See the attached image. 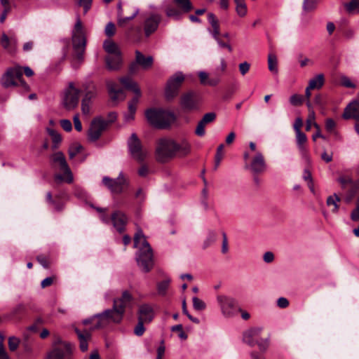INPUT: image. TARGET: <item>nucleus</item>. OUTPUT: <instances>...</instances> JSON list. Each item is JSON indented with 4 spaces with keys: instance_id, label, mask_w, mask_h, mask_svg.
I'll use <instances>...</instances> for the list:
<instances>
[{
    "instance_id": "f257e3e1",
    "label": "nucleus",
    "mask_w": 359,
    "mask_h": 359,
    "mask_svg": "<svg viewBox=\"0 0 359 359\" xmlns=\"http://www.w3.org/2000/svg\"><path fill=\"white\" fill-rule=\"evenodd\" d=\"M134 247L139 248L136 260L144 272H149L153 266V252L149 243L141 229L134 236Z\"/></svg>"
},
{
    "instance_id": "f03ea898",
    "label": "nucleus",
    "mask_w": 359,
    "mask_h": 359,
    "mask_svg": "<svg viewBox=\"0 0 359 359\" xmlns=\"http://www.w3.org/2000/svg\"><path fill=\"white\" fill-rule=\"evenodd\" d=\"M123 318V316L114 306L111 309H108L104 311L97 313L91 318L83 320V324L87 325L93 323L95 320L96 323L92 325V330H97L107 326L110 323H120Z\"/></svg>"
},
{
    "instance_id": "7ed1b4c3",
    "label": "nucleus",
    "mask_w": 359,
    "mask_h": 359,
    "mask_svg": "<svg viewBox=\"0 0 359 359\" xmlns=\"http://www.w3.org/2000/svg\"><path fill=\"white\" fill-rule=\"evenodd\" d=\"M148 122L156 128H166L174 122L173 113L162 109L151 108L145 112Z\"/></svg>"
},
{
    "instance_id": "20e7f679",
    "label": "nucleus",
    "mask_w": 359,
    "mask_h": 359,
    "mask_svg": "<svg viewBox=\"0 0 359 359\" xmlns=\"http://www.w3.org/2000/svg\"><path fill=\"white\" fill-rule=\"evenodd\" d=\"M72 40L76 58L81 63L83 60L86 39L83 26L79 15L76 17V23L72 31Z\"/></svg>"
},
{
    "instance_id": "39448f33",
    "label": "nucleus",
    "mask_w": 359,
    "mask_h": 359,
    "mask_svg": "<svg viewBox=\"0 0 359 359\" xmlns=\"http://www.w3.org/2000/svg\"><path fill=\"white\" fill-rule=\"evenodd\" d=\"M119 81L125 89L131 90L135 93V97L128 103L129 114L126 116V120L129 121L133 120L134 118V114L136 111V107L139 102V99L142 95V93L137 83L130 76H123L119 79Z\"/></svg>"
},
{
    "instance_id": "423d86ee",
    "label": "nucleus",
    "mask_w": 359,
    "mask_h": 359,
    "mask_svg": "<svg viewBox=\"0 0 359 359\" xmlns=\"http://www.w3.org/2000/svg\"><path fill=\"white\" fill-rule=\"evenodd\" d=\"M53 166L54 168H58L61 171L63 172L62 174H56L55 180L56 182H65L67 183H72L73 182L72 172L67 163L66 158L63 153L57 151L53 154L51 156Z\"/></svg>"
},
{
    "instance_id": "0eeeda50",
    "label": "nucleus",
    "mask_w": 359,
    "mask_h": 359,
    "mask_svg": "<svg viewBox=\"0 0 359 359\" xmlns=\"http://www.w3.org/2000/svg\"><path fill=\"white\" fill-rule=\"evenodd\" d=\"M216 299L221 313L224 318H231L238 313V304L235 298L225 294H218Z\"/></svg>"
},
{
    "instance_id": "6e6552de",
    "label": "nucleus",
    "mask_w": 359,
    "mask_h": 359,
    "mask_svg": "<svg viewBox=\"0 0 359 359\" xmlns=\"http://www.w3.org/2000/svg\"><path fill=\"white\" fill-rule=\"evenodd\" d=\"M18 82L24 88H28L27 84L22 80L21 67L18 66L8 68L1 79V83L4 88L16 86Z\"/></svg>"
},
{
    "instance_id": "1a4fd4ad",
    "label": "nucleus",
    "mask_w": 359,
    "mask_h": 359,
    "mask_svg": "<svg viewBox=\"0 0 359 359\" xmlns=\"http://www.w3.org/2000/svg\"><path fill=\"white\" fill-rule=\"evenodd\" d=\"M158 161L165 163L175 157L174 140L163 138L158 140L156 148Z\"/></svg>"
},
{
    "instance_id": "9d476101",
    "label": "nucleus",
    "mask_w": 359,
    "mask_h": 359,
    "mask_svg": "<svg viewBox=\"0 0 359 359\" xmlns=\"http://www.w3.org/2000/svg\"><path fill=\"white\" fill-rule=\"evenodd\" d=\"M80 92L81 90L74 86L73 82L69 83L67 88L64 90L62 99V104L66 110L72 111L78 107Z\"/></svg>"
},
{
    "instance_id": "9b49d317",
    "label": "nucleus",
    "mask_w": 359,
    "mask_h": 359,
    "mask_svg": "<svg viewBox=\"0 0 359 359\" xmlns=\"http://www.w3.org/2000/svg\"><path fill=\"white\" fill-rule=\"evenodd\" d=\"M128 147L131 156L140 163L143 162L149 154L135 133H133L128 139Z\"/></svg>"
},
{
    "instance_id": "f8f14e48",
    "label": "nucleus",
    "mask_w": 359,
    "mask_h": 359,
    "mask_svg": "<svg viewBox=\"0 0 359 359\" xmlns=\"http://www.w3.org/2000/svg\"><path fill=\"white\" fill-rule=\"evenodd\" d=\"M109 126L108 121L101 117L95 118L90 123L88 131V139L90 142H96Z\"/></svg>"
},
{
    "instance_id": "ddd939ff",
    "label": "nucleus",
    "mask_w": 359,
    "mask_h": 359,
    "mask_svg": "<svg viewBox=\"0 0 359 359\" xmlns=\"http://www.w3.org/2000/svg\"><path fill=\"white\" fill-rule=\"evenodd\" d=\"M102 184L108 188L112 194H121L124 188L128 186V181L121 172L116 179H112L109 177H104L102 178Z\"/></svg>"
},
{
    "instance_id": "4468645a",
    "label": "nucleus",
    "mask_w": 359,
    "mask_h": 359,
    "mask_svg": "<svg viewBox=\"0 0 359 359\" xmlns=\"http://www.w3.org/2000/svg\"><path fill=\"white\" fill-rule=\"evenodd\" d=\"M184 81V76L181 72H176L168 79L165 92L167 99H172L177 95L179 88Z\"/></svg>"
},
{
    "instance_id": "2eb2a0df",
    "label": "nucleus",
    "mask_w": 359,
    "mask_h": 359,
    "mask_svg": "<svg viewBox=\"0 0 359 359\" xmlns=\"http://www.w3.org/2000/svg\"><path fill=\"white\" fill-rule=\"evenodd\" d=\"M245 168L250 170L254 175L264 172L266 170V165L262 152L256 151L250 163H246Z\"/></svg>"
},
{
    "instance_id": "dca6fc26",
    "label": "nucleus",
    "mask_w": 359,
    "mask_h": 359,
    "mask_svg": "<svg viewBox=\"0 0 359 359\" xmlns=\"http://www.w3.org/2000/svg\"><path fill=\"white\" fill-rule=\"evenodd\" d=\"M161 17L157 13H150L144 16L143 22V31L146 37L150 36L154 33L161 22Z\"/></svg>"
},
{
    "instance_id": "f3484780",
    "label": "nucleus",
    "mask_w": 359,
    "mask_h": 359,
    "mask_svg": "<svg viewBox=\"0 0 359 359\" xmlns=\"http://www.w3.org/2000/svg\"><path fill=\"white\" fill-rule=\"evenodd\" d=\"M100 219L104 223L112 222L114 227L118 231L122 232L127 222L126 216L121 211H116L111 215V219H109L104 213L100 215Z\"/></svg>"
},
{
    "instance_id": "a211bd4d",
    "label": "nucleus",
    "mask_w": 359,
    "mask_h": 359,
    "mask_svg": "<svg viewBox=\"0 0 359 359\" xmlns=\"http://www.w3.org/2000/svg\"><path fill=\"white\" fill-rule=\"evenodd\" d=\"M133 297L132 294L127 290L122 292L120 297L114 299L113 306L124 316L126 310L133 306Z\"/></svg>"
},
{
    "instance_id": "6ab92c4d",
    "label": "nucleus",
    "mask_w": 359,
    "mask_h": 359,
    "mask_svg": "<svg viewBox=\"0 0 359 359\" xmlns=\"http://www.w3.org/2000/svg\"><path fill=\"white\" fill-rule=\"evenodd\" d=\"M201 99L194 92H189L184 95L181 99V105L186 110H194L198 108Z\"/></svg>"
},
{
    "instance_id": "aec40b11",
    "label": "nucleus",
    "mask_w": 359,
    "mask_h": 359,
    "mask_svg": "<svg viewBox=\"0 0 359 359\" xmlns=\"http://www.w3.org/2000/svg\"><path fill=\"white\" fill-rule=\"evenodd\" d=\"M92 326L88 329H84L83 330L76 327L74 329L75 332L77 334L79 341V348L82 352H85L88 348V341L91 339Z\"/></svg>"
},
{
    "instance_id": "412c9836",
    "label": "nucleus",
    "mask_w": 359,
    "mask_h": 359,
    "mask_svg": "<svg viewBox=\"0 0 359 359\" xmlns=\"http://www.w3.org/2000/svg\"><path fill=\"white\" fill-rule=\"evenodd\" d=\"M262 330V327H255L247 330L243 336L244 342L250 346H255L256 341L259 339Z\"/></svg>"
},
{
    "instance_id": "4be33fe9",
    "label": "nucleus",
    "mask_w": 359,
    "mask_h": 359,
    "mask_svg": "<svg viewBox=\"0 0 359 359\" xmlns=\"http://www.w3.org/2000/svg\"><path fill=\"white\" fill-rule=\"evenodd\" d=\"M174 151L175 156H185L191 151V144L186 139H180L179 140H174Z\"/></svg>"
},
{
    "instance_id": "5701e85b",
    "label": "nucleus",
    "mask_w": 359,
    "mask_h": 359,
    "mask_svg": "<svg viewBox=\"0 0 359 359\" xmlns=\"http://www.w3.org/2000/svg\"><path fill=\"white\" fill-rule=\"evenodd\" d=\"M106 85L110 97L113 101H117L118 100H124L126 98V95L123 90L118 88L117 85L115 82L111 80H107L106 81Z\"/></svg>"
},
{
    "instance_id": "b1692460",
    "label": "nucleus",
    "mask_w": 359,
    "mask_h": 359,
    "mask_svg": "<svg viewBox=\"0 0 359 359\" xmlns=\"http://www.w3.org/2000/svg\"><path fill=\"white\" fill-rule=\"evenodd\" d=\"M342 117L344 119L353 118L359 121V102L355 100L349 103L345 108Z\"/></svg>"
},
{
    "instance_id": "393cba45",
    "label": "nucleus",
    "mask_w": 359,
    "mask_h": 359,
    "mask_svg": "<svg viewBox=\"0 0 359 359\" xmlns=\"http://www.w3.org/2000/svg\"><path fill=\"white\" fill-rule=\"evenodd\" d=\"M135 60L144 70H147L153 66L154 57L151 55H144L140 50H135Z\"/></svg>"
},
{
    "instance_id": "a878e982",
    "label": "nucleus",
    "mask_w": 359,
    "mask_h": 359,
    "mask_svg": "<svg viewBox=\"0 0 359 359\" xmlns=\"http://www.w3.org/2000/svg\"><path fill=\"white\" fill-rule=\"evenodd\" d=\"M153 309L148 304H143L139 307L138 320L140 321L149 323L154 318Z\"/></svg>"
},
{
    "instance_id": "bb28decb",
    "label": "nucleus",
    "mask_w": 359,
    "mask_h": 359,
    "mask_svg": "<svg viewBox=\"0 0 359 359\" xmlns=\"http://www.w3.org/2000/svg\"><path fill=\"white\" fill-rule=\"evenodd\" d=\"M82 87L85 93L82 100L92 102V100L95 99L97 95L96 85L93 81H88L85 82Z\"/></svg>"
},
{
    "instance_id": "cd10ccee",
    "label": "nucleus",
    "mask_w": 359,
    "mask_h": 359,
    "mask_svg": "<svg viewBox=\"0 0 359 359\" xmlns=\"http://www.w3.org/2000/svg\"><path fill=\"white\" fill-rule=\"evenodd\" d=\"M106 65L109 70H116L121 64V53L110 55L106 57Z\"/></svg>"
},
{
    "instance_id": "c85d7f7f",
    "label": "nucleus",
    "mask_w": 359,
    "mask_h": 359,
    "mask_svg": "<svg viewBox=\"0 0 359 359\" xmlns=\"http://www.w3.org/2000/svg\"><path fill=\"white\" fill-rule=\"evenodd\" d=\"M208 20L212 27V29H209V32L212 34L215 39H217V37H219L220 34L218 20L213 13H209L208 14Z\"/></svg>"
},
{
    "instance_id": "c756f323",
    "label": "nucleus",
    "mask_w": 359,
    "mask_h": 359,
    "mask_svg": "<svg viewBox=\"0 0 359 359\" xmlns=\"http://www.w3.org/2000/svg\"><path fill=\"white\" fill-rule=\"evenodd\" d=\"M295 133L297 147L302 155L306 156L307 154V149L305 146V144L307 142L306 135L302 131Z\"/></svg>"
},
{
    "instance_id": "7c9ffc66",
    "label": "nucleus",
    "mask_w": 359,
    "mask_h": 359,
    "mask_svg": "<svg viewBox=\"0 0 359 359\" xmlns=\"http://www.w3.org/2000/svg\"><path fill=\"white\" fill-rule=\"evenodd\" d=\"M346 12L349 15H356L359 13V0H351L343 4Z\"/></svg>"
},
{
    "instance_id": "2f4dec72",
    "label": "nucleus",
    "mask_w": 359,
    "mask_h": 359,
    "mask_svg": "<svg viewBox=\"0 0 359 359\" xmlns=\"http://www.w3.org/2000/svg\"><path fill=\"white\" fill-rule=\"evenodd\" d=\"M325 78L323 74H319L312 78L309 82V88L320 89L324 85Z\"/></svg>"
},
{
    "instance_id": "473e14b6",
    "label": "nucleus",
    "mask_w": 359,
    "mask_h": 359,
    "mask_svg": "<svg viewBox=\"0 0 359 359\" xmlns=\"http://www.w3.org/2000/svg\"><path fill=\"white\" fill-rule=\"evenodd\" d=\"M104 50L110 55L121 53L118 46L111 40H106L103 43Z\"/></svg>"
},
{
    "instance_id": "72a5a7b5",
    "label": "nucleus",
    "mask_w": 359,
    "mask_h": 359,
    "mask_svg": "<svg viewBox=\"0 0 359 359\" xmlns=\"http://www.w3.org/2000/svg\"><path fill=\"white\" fill-rule=\"evenodd\" d=\"M182 9H178L172 6H168L165 8V14L168 18H173L175 20H179L182 18Z\"/></svg>"
},
{
    "instance_id": "f704fd0d",
    "label": "nucleus",
    "mask_w": 359,
    "mask_h": 359,
    "mask_svg": "<svg viewBox=\"0 0 359 359\" xmlns=\"http://www.w3.org/2000/svg\"><path fill=\"white\" fill-rule=\"evenodd\" d=\"M268 67L269 69L273 74H277L278 69V60L274 54H269L268 55Z\"/></svg>"
},
{
    "instance_id": "c9c22d12",
    "label": "nucleus",
    "mask_w": 359,
    "mask_h": 359,
    "mask_svg": "<svg viewBox=\"0 0 359 359\" xmlns=\"http://www.w3.org/2000/svg\"><path fill=\"white\" fill-rule=\"evenodd\" d=\"M340 201V198L337 194H333L332 196H330L327 199V205L328 206H332V212H337L339 210V205L338 203Z\"/></svg>"
},
{
    "instance_id": "e433bc0d",
    "label": "nucleus",
    "mask_w": 359,
    "mask_h": 359,
    "mask_svg": "<svg viewBox=\"0 0 359 359\" xmlns=\"http://www.w3.org/2000/svg\"><path fill=\"white\" fill-rule=\"evenodd\" d=\"M47 133L52 138L53 149L57 148L58 144L62 141L61 135L54 129L49 128H47Z\"/></svg>"
},
{
    "instance_id": "4c0bfd02",
    "label": "nucleus",
    "mask_w": 359,
    "mask_h": 359,
    "mask_svg": "<svg viewBox=\"0 0 359 359\" xmlns=\"http://www.w3.org/2000/svg\"><path fill=\"white\" fill-rule=\"evenodd\" d=\"M255 345H257L260 351L266 352L270 346V337L266 338H259L256 341Z\"/></svg>"
},
{
    "instance_id": "58836bf2",
    "label": "nucleus",
    "mask_w": 359,
    "mask_h": 359,
    "mask_svg": "<svg viewBox=\"0 0 359 359\" xmlns=\"http://www.w3.org/2000/svg\"><path fill=\"white\" fill-rule=\"evenodd\" d=\"M174 2L182 9L184 13H188L193 8L190 0H174Z\"/></svg>"
},
{
    "instance_id": "ea45409f",
    "label": "nucleus",
    "mask_w": 359,
    "mask_h": 359,
    "mask_svg": "<svg viewBox=\"0 0 359 359\" xmlns=\"http://www.w3.org/2000/svg\"><path fill=\"white\" fill-rule=\"evenodd\" d=\"M337 181L343 189L352 187L353 184L352 178L348 175L340 176Z\"/></svg>"
},
{
    "instance_id": "a19ab883",
    "label": "nucleus",
    "mask_w": 359,
    "mask_h": 359,
    "mask_svg": "<svg viewBox=\"0 0 359 359\" xmlns=\"http://www.w3.org/2000/svg\"><path fill=\"white\" fill-rule=\"evenodd\" d=\"M170 283V278H166L157 284V290L159 294L164 295Z\"/></svg>"
},
{
    "instance_id": "79ce46f5",
    "label": "nucleus",
    "mask_w": 359,
    "mask_h": 359,
    "mask_svg": "<svg viewBox=\"0 0 359 359\" xmlns=\"http://www.w3.org/2000/svg\"><path fill=\"white\" fill-rule=\"evenodd\" d=\"M46 200L49 203V204L53 205V208L56 211H60L62 210L64 205L63 203L61 202H56L55 201H54L52 198V194L50 192H48L46 194Z\"/></svg>"
},
{
    "instance_id": "37998d69",
    "label": "nucleus",
    "mask_w": 359,
    "mask_h": 359,
    "mask_svg": "<svg viewBox=\"0 0 359 359\" xmlns=\"http://www.w3.org/2000/svg\"><path fill=\"white\" fill-rule=\"evenodd\" d=\"M64 351L58 348H53L47 356V359H63Z\"/></svg>"
},
{
    "instance_id": "c03bdc74",
    "label": "nucleus",
    "mask_w": 359,
    "mask_h": 359,
    "mask_svg": "<svg viewBox=\"0 0 359 359\" xmlns=\"http://www.w3.org/2000/svg\"><path fill=\"white\" fill-rule=\"evenodd\" d=\"M318 4V0H304L303 2V10L305 12H310L313 11Z\"/></svg>"
},
{
    "instance_id": "a18cd8bd",
    "label": "nucleus",
    "mask_w": 359,
    "mask_h": 359,
    "mask_svg": "<svg viewBox=\"0 0 359 359\" xmlns=\"http://www.w3.org/2000/svg\"><path fill=\"white\" fill-rule=\"evenodd\" d=\"M11 42L13 43H16V42H17L16 39L11 38L10 39L9 37L5 33H3L1 34V43L2 45V46L4 47V48L8 50Z\"/></svg>"
},
{
    "instance_id": "49530a36",
    "label": "nucleus",
    "mask_w": 359,
    "mask_h": 359,
    "mask_svg": "<svg viewBox=\"0 0 359 359\" xmlns=\"http://www.w3.org/2000/svg\"><path fill=\"white\" fill-rule=\"evenodd\" d=\"M193 307L196 311H203L206 308L205 303L197 297L192 298Z\"/></svg>"
},
{
    "instance_id": "de8ad7c7",
    "label": "nucleus",
    "mask_w": 359,
    "mask_h": 359,
    "mask_svg": "<svg viewBox=\"0 0 359 359\" xmlns=\"http://www.w3.org/2000/svg\"><path fill=\"white\" fill-rule=\"evenodd\" d=\"M82 149L79 143H74L69 149V156L71 159L74 158Z\"/></svg>"
},
{
    "instance_id": "09e8293b",
    "label": "nucleus",
    "mask_w": 359,
    "mask_h": 359,
    "mask_svg": "<svg viewBox=\"0 0 359 359\" xmlns=\"http://www.w3.org/2000/svg\"><path fill=\"white\" fill-rule=\"evenodd\" d=\"M224 145L223 144H221L218 146L217 149V152L215 155V169H217L218 166L220 164V162L222 159V151L224 149Z\"/></svg>"
},
{
    "instance_id": "8fccbe9b",
    "label": "nucleus",
    "mask_w": 359,
    "mask_h": 359,
    "mask_svg": "<svg viewBox=\"0 0 359 359\" xmlns=\"http://www.w3.org/2000/svg\"><path fill=\"white\" fill-rule=\"evenodd\" d=\"M216 118V114L215 112H209L205 114L200 121L205 126L208 123L213 122Z\"/></svg>"
},
{
    "instance_id": "3c124183",
    "label": "nucleus",
    "mask_w": 359,
    "mask_h": 359,
    "mask_svg": "<svg viewBox=\"0 0 359 359\" xmlns=\"http://www.w3.org/2000/svg\"><path fill=\"white\" fill-rule=\"evenodd\" d=\"M304 97L301 95L294 94L290 97V102L292 105L298 106L303 103Z\"/></svg>"
},
{
    "instance_id": "603ef678",
    "label": "nucleus",
    "mask_w": 359,
    "mask_h": 359,
    "mask_svg": "<svg viewBox=\"0 0 359 359\" xmlns=\"http://www.w3.org/2000/svg\"><path fill=\"white\" fill-rule=\"evenodd\" d=\"M236 11L239 17H245L248 13L246 4L236 5Z\"/></svg>"
},
{
    "instance_id": "864d4df0",
    "label": "nucleus",
    "mask_w": 359,
    "mask_h": 359,
    "mask_svg": "<svg viewBox=\"0 0 359 359\" xmlns=\"http://www.w3.org/2000/svg\"><path fill=\"white\" fill-rule=\"evenodd\" d=\"M313 104L319 107L320 108H323L325 104V100L323 95L317 94L314 97Z\"/></svg>"
},
{
    "instance_id": "5fc2aeb1",
    "label": "nucleus",
    "mask_w": 359,
    "mask_h": 359,
    "mask_svg": "<svg viewBox=\"0 0 359 359\" xmlns=\"http://www.w3.org/2000/svg\"><path fill=\"white\" fill-rule=\"evenodd\" d=\"M20 344V340L15 337H11L8 339V347L11 351H14L17 349Z\"/></svg>"
},
{
    "instance_id": "6e6d98bb",
    "label": "nucleus",
    "mask_w": 359,
    "mask_h": 359,
    "mask_svg": "<svg viewBox=\"0 0 359 359\" xmlns=\"http://www.w3.org/2000/svg\"><path fill=\"white\" fill-rule=\"evenodd\" d=\"M336 123L332 118H327L325 121V128L327 132L334 133L335 132Z\"/></svg>"
},
{
    "instance_id": "4d7b16f0",
    "label": "nucleus",
    "mask_w": 359,
    "mask_h": 359,
    "mask_svg": "<svg viewBox=\"0 0 359 359\" xmlns=\"http://www.w3.org/2000/svg\"><path fill=\"white\" fill-rule=\"evenodd\" d=\"M145 323L144 322H142V321H140L138 320V323L136 325L135 329H134V333L137 335V336H142L144 332V330H145V328L144 327V324Z\"/></svg>"
},
{
    "instance_id": "13d9d810",
    "label": "nucleus",
    "mask_w": 359,
    "mask_h": 359,
    "mask_svg": "<svg viewBox=\"0 0 359 359\" xmlns=\"http://www.w3.org/2000/svg\"><path fill=\"white\" fill-rule=\"evenodd\" d=\"M91 102H92L86 101L85 100H81V111L84 115L90 114Z\"/></svg>"
},
{
    "instance_id": "bf43d9fd",
    "label": "nucleus",
    "mask_w": 359,
    "mask_h": 359,
    "mask_svg": "<svg viewBox=\"0 0 359 359\" xmlns=\"http://www.w3.org/2000/svg\"><path fill=\"white\" fill-rule=\"evenodd\" d=\"M115 30L116 28L114 24L111 22H109L107 24L105 27L104 32L107 36H111L115 34Z\"/></svg>"
},
{
    "instance_id": "052dcab7",
    "label": "nucleus",
    "mask_w": 359,
    "mask_h": 359,
    "mask_svg": "<svg viewBox=\"0 0 359 359\" xmlns=\"http://www.w3.org/2000/svg\"><path fill=\"white\" fill-rule=\"evenodd\" d=\"M316 114L315 112L309 113L308 118L306 119V130H310L311 128V126H313V123L315 122Z\"/></svg>"
},
{
    "instance_id": "680f3d73",
    "label": "nucleus",
    "mask_w": 359,
    "mask_h": 359,
    "mask_svg": "<svg viewBox=\"0 0 359 359\" xmlns=\"http://www.w3.org/2000/svg\"><path fill=\"white\" fill-rule=\"evenodd\" d=\"M26 306L23 303H20L17 304L15 307H13L11 314L13 316H15L17 314H19L20 313H22L25 311Z\"/></svg>"
},
{
    "instance_id": "e2e57ef3",
    "label": "nucleus",
    "mask_w": 359,
    "mask_h": 359,
    "mask_svg": "<svg viewBox=\"0 0 359 359\" xmlns=\"http://www.w3.org/2000/svg\"><path fill=\"white\" fill-rule=\"evenodd\" d=\"M205 126L203 123H202L201 121H199L198 123L197 126L195 130L196 135H197L199 137L204 136V135L205 133Z\"/></svg>"
},
{
    "instance_id": "0e129e2a",
    "label": "nucleus",
    "mask_w": 359,
    "mask_h": 359,
    "mask_svg": "<svg viewBox=\"0 0 359 359\" xmlns=\"http://www.w3.org/2000/svg\"><path fill=\"white\" fill-rule=\"evenodd\" d=\"M341 84L347 88H355V85L351 81V79L345 76H341Z\"/></svg>"
},
{
    "instance_id": "69168bd1",
    "label": "nucleus",
    "mask_w": 359,
    "mask_h": 359,
    "mask_svg": "<svg viewBox=\"0 0 359 359\" xmlns=\"http://www.w3.org/2000/svg\"><path fill=\"white\" fill-rule=\"evenodd\" d=\"M61 127L67 132L72 130V122L68 119H62L60 121Z\"/></svg>"
},
{
    "instance_id": "338daca9",
    "label": "nucleus",
    "mask_w": 359,
    "mask_h": 359,
    "mask_svg": "<svg viewBox=\"0 0 359 359\" xmlns=\"http://www.w3.org/2000/svg\"><path fill=\"white\" fill-rule=\"evenodd\" d=\"M239 71L244 76L250 70V65L248 62H242L239 65Z\"/></svg>"
},
{
    "instance_id": "774afa93",
    "label": "nucleus",
    "mask_w": 359,
    "mask_h": 359,
    "mask_svg": "<svg viewBox=\"0 0 359 359\" xmlns=\"http://www.w3.org/2000/svg\"><path fill=\"white\" fill-rule=\"evenodd\" d=\"M73 121H74L75 129L79 132L81 131L82 130V125H81V122L79 120V115L78 114H76L74 116Z\"/></svg>"
}]
</instances>
